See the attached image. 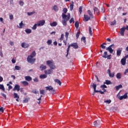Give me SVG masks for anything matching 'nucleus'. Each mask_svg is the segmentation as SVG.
<instances>
[{
  "instance_id": "1",
  "label": "nucleus",
  "mask_w": 128,
  "mask_h": 128,
  "mask_svg": "<svg viewBox=\"0 0 128 128\" xmlns=\"http://www.w3.org/2000/svg\"><path fill=\"white\" fill-rule=\"evenodd\" d=\"M62 18L64 19L62 22L63 26H66V22L68 20H70V14H69L68 16H66V14H62Z\"/></svg>"
},
{
  "instance_id": "2",
  "label": "nucleus",
  "mask_w": 128,
  "mask_h": 128,
  "mask_svg": "<svg viewBox=\"0 0 128 128\" xmlns=\"http://www.w3.org/2000/svg\"><path fill=\"white\" fill-rule=\"evenodd\" d=\"M46 64L50 68H51V70H55L56 66H54L52 62L50 60H47Z\"/></svg>"
},
{
  "instance_id": "3",
  "label": "nucleus",
  "mask_w": 128,
  "mask_h": 128,
  "mask_svg": "<svg viewBox=\"0 0 128 128\" xmlns=\"http://www.w3.org/2000/svg\"><path fill=\"white\" fill-rule=\"evenodd\" d=\"M27 62L29 64H32L36 62V58H34V57H31V56H28L27 58Z\"/></svg>"
},
{
  "instance_id": "4",
  "label": "nucleus",
  "mask_w": 128,
  "mask_h": 128,
  "mask_svg": "<svg viewBox=\"0 0 128 128\" xmlns=\"http://www.w3.org/2000/svg\"><path fill=\"white\" fill-rule=\"evenodd\" d=\"M102 124V120H97L94 122V125L96 127L98 128Z\"/></svg>"
},
{
  "instance_id": "5",
  "label": "nucleus",
  "mask_w": 128,
  "mask_h": 128,
  "mask_svg": "<svg viewBox=\"0 0 128 128\" xmlns=\"http://www.w3.org/2000/svg\"><path fill=\"white\" fill-rule=\"evenodd\" d=\"M44 24H46V21L44 20H42L37 22V26H42Z\"/></svg>"
},
{
  "instance_id": "6",
  "label": "nucleus",
  "mask_w": 128,
  "mask_h": 128,
  "mask_svg": "<svg viewBox=\"0 0 128 128\" xmlns=\"http://www.w3.org/2000/svg\"><path fill=\"white\" fill-rule=\"evenodd\" d=\"M90 18H92L90 16L86 14L84 15V22H88Z\"/></svg>"
},
{
  "instance_id": "7",
  "label": "nucleus",
  "mask_w": 128,
  "mask_h": 128,
  "mask_svg": "<svg viewBox=\"0 0 128 128\" xmlns=\"http://www.w3.org/2000/svg\"><path fill=\"white\" fill-rule=\"evenodd\" d=\"M70 46L73 48H74L75 50H77V48H78V43L74 42L70 44Z\"/></svg>"
},
{
  "instance_id": "8",
  "label": "nucleus",
  "mask_w": 128,
  "mask_h": 128,
  "mask_svg": "<svg viewBox=\"0 0 128 128\" xmlns=\"http://www.w3.org/2000/svg\"><path fill=\"white\" fill-rule=\"evenodd\" d=\"M126 28L122 27L120 30V34L122 36H124V32L126 31Z\"/></svg>"
},
{
  "instance_id": "9",
  "label": "nucleus",
  "mask_w": 128,
  "mask_h": 128,
  "mask_svg": "<svg viewBox=\"0 0 128 128\" xmlns=\"http://www.w3.org/2000/svg\"><path fill=\"white\" fill-rule=\"evenodd\" d=\"M122 48H119L116 50V56H120V54H122Z\"/></svg>"
},
{
  "instance_id": "10",
  "label": "nucleus",
  "mask_w": 128,
  "mask_h": 128,
  "mask_svg": "<svg viewBox=\"0 0 128 128\" xmlns=\"http://www.w3.org/2000/svg\"><path fill=\"white\" fill-rule=\"evenodd\" d=\"M126 58L124 56L123 58L121 60V64L122 66H126Z\"/></svg>"
},
{
  "instance_id": "11",
  "label": "nucleus",
  "mask_w": 128,
  "mask_h": 128,
  "mask_svg": "<svg viewBox=\"0 0 128 128\" xmlns=\"http://www.w3.org/2000/svg\"><path fill=\"white\" fill-rule=\"evenodd\" d=\"M20 86L18 84H16L14 88L13 89V90L16 91V90L17 92H20Z\"/></svg>"
},
{
  "instance_id": "12",
  "label": "nucleus",
  "mask_w": 128,
  "mask_h": 128,
  "mask_svg": "<svg viewBox=\"0 0 128 128\" xmlns=\"http://www.w3.org/2000/svg\"><path fill=\"white\" fill-rule=\"evenodd\" d=\"M29 46H30V45L28 44H26L24 42H22V48H28Z\"/></svg>"
},
{
  "instance_id": "13",
  "label": "nucleus",
  "mask_w": 128,
  "mask_h": 128,
  "mask_svg": "<svg viewBox=\"0 0 128 128\" xmlns=\"http://www.w3.org/2000/svg\"><path fill=\"white\" fill-rule=\"evenodd\" d=\"M87 12H88V14L89 15V16L91 18H94V15L92 14V11H90V10H88L87 11Z\"/></svg>"
},
{
  "instance_id": "14",
  "label": "nucleus",
  "mask_w": 128,
  "mask_h": 128,
  "mask_svg": "<svg viewBox=\"0 0 128 128\" xmlns=\"http://www.w3.org/2000/svg\"><path fill=\"white\" fill-rule=\"evenodd\" d=\"M126 98H128V94L126 93L124 95L121 96L120 97L119 100H124Z\"/></svg>"
},
{
  "instance_id": "15",
  "label": "nucleus",
  "mask_w": 128,
  "mask_h": 128,
  "mask_svg": "<svg viewBox=\"0 0 128 128\" xmlns=\"http://www.w3.org/2000/svg\"><path fill=\"white\" fill-rule=\"evenodd\" d=\"M52 70H45L44 72L46 74H50L52 72Z\"/></svg>"
},
{
  "instance_id": "16",
  "label": "nucleus",
  "mask_w": 128,
  "mask_h": 128,
  "mask_svg": "<svg viewBox=\"0 0 128 128\" xmlns=\"http://www.w3.org/2000/svg\"><path fill=\"white\" fill-rule=\"evenodd\" d=\"M25 80H26L27 82H30L32 80V78L30 77V76H26L24 77Z\"/></svg>"
},
{
  "instance_id": "17",
  "label": "nucleus",
  "mask_w": 128,
  "mask_h": 128,
  "mask_svg": "<svg viewBox=\"0 0 128 128\" xmlns=\"http://www.w3.org/2000/svg\"><path fill=\"white\" fill-rule=\"evenodd\" d=\"M91 86L94 88V92H98V90H96V84L94 83H93L92 85H90Z\"/></svg>"
},
{
  "instance_id": "18",
  "label": "nucleus",
  "mask_w": 128,
  "mask_h": 128,
  "mask_svg": "<svg viewBox=\"0 0 128 128\" xmlns=\"http://www.w3.org/2000/svg\"><path fill=\"white\" fill-rule=\"evenodd\" d=\"M94 12H96L98 16L100 14V10H98V8L94 7Z\"/></svg>"
},
{
  "instance_id": "19",
  "label": "nucleus",
  "mask_w": 128,
  "mask_h": 128,
  "mask_svg": "<svg viewBox=\"0 0 128 128\" xmlns=\"http://www.w3.org/2000/svg\"><path fill=\"white\" fill-rule=\"evenodd\" d=\"M52 10H54V12H58V6L56 5H54L52 8Z\"/></svg>"
},
{
  "instance_id": "20",
  "label": "nucleus",
  "mask_w": 128,
  "mask_h": 128,
  "mask_svg": "<svg viewBox=\"0 0 128 128\" xmlns=\"http://www.w3.org/2000/svg\"><path fill=\"white\" fill-rule=\"evenodd\" d=\"M116 78L118 80H120L122 78V73L118 72L116 74Z\"/></svg>"
},
{
  "instance_id": "21",
  "label": "nucleus",
  "mask_w": 128,
  "mask_h": 128,
  "mask_svg": "<svg viewBox=\"0 0 128 128\" xmlns=\"http://www.w3.org/2000/svg\"><path fill=\"white\" fill-rule=\"evenodd\" d=\"M46 90H49V91L52 90H54V88H52V86H46Z\"/></svg>"
},
{
  "instance_id": "22",
  "label": "nucleus",
  "mask_w": 128,
  "mask_h": 128,
  "mask_svg": "<svg viewBox=\"0 0 128 128\" xmlns=\"http://www.w3.org/2000/svg\"><path fill=\"white\" fill-rule=\"evenodd\" d=\"M40 68L41 70H44L46 68V66H44V64H41L40 66Z\"/></svg>"
},
{
  "instance_id": "23",
  "label": "nucleus",
  "mask_w": 128,
  "mask_h": 128,
  "mask_svg": "<svg viewBox=\"0 0 128 128\" xmlns=\"http://www.w3.org/2000/svg\"><path fill=\"white\" fill-rule=\"evenodd\" d=\"M106 50H108L110 54H112V52H114V50L112 48H110V47L107 48Z\"/></svg>"
},
{
  "instance_id": "24",
  "label": "nucleus",
  "mask_w": 128,
  "mask_h": 128,
  "mask_svg": "<svg viewBox=\"0 0 128 128\" xmlns=\"http://www.w3.org/2000/svg\"><path fill=\"white\" fill-rule=\"evenodd\" d=\"M21 84H22L24 86H28V82L26 81H22L21 82Z\"/></svg>"
},
{
  "instance_id": "25",
  "label": "nucleus",
  "mask_w": 128,
  "mask_h": 128,
  "mask_svg": "<svg viewBox=\"0 0 128 128\" xmlns=\"http://www.w3.org/2000/svg\"><path fill=\"white\" fill-rule=\"evenodd\" d=\"M54 82H56V84H58L59 86H62V82L60 80L56 78L54 80Z\"/></svg>"
},
{
  "instance_id": "26",
  "label": "nucleus",
  "mask_w": 128,
  "mask_h": 128,
  "mask_svg": "<svg viewBox=\"0 0 128 128\" xmlns=\"http://www.w3.org/2000/svg\"><path fill=\"white\" fill-rule=\"evenodd\" d=\"M122 88V85L120 84L118 86H116L115 88L116 90H118L120 88Z\"/></svg>"
},
{
  "instance_id": "27",
  "label": "nucleus",
  "mask_w": 128,
  "mask_h": 128,
  "mask_svg": "<svg viewBox=\"0 0 128 128\" xmlns=\"http://www.w3.org/2000/svg\"><path fill=\"white\" fill-rule=\"evenodd\" d=\"M51 26H58V22H54L50 24Z\"/></svg>"
},
{
  "instance_id": "28",
  "label": "nucleus",
  "mask_w": 128,
  "mask_h": 128,
  "mask_svg": "<svg viewBox=\"0 0 128 128\" xmlns=\"http://www.w3.org/2000/svg\"><path fill=\"white\" fill-rule=\"evenodd\" d=\"M36 55V51H33L32 53L30 54L29 56H31L32 58H34V56Z\"/></svg>"
},
{
  "instance_id": "29",
  "label": "nucleus",
  "mask_w": 128,
  "mask_h": 128,
  "mask_svg": "<svg viewBox=\"0 0 128 128\" xmlns=\"http://www.w3.org/2000/svg\"><path fill=\"white\" fill-rule=\"evenodd\" d=\"M102 57H103L104 58H108V52H104V54L102 56Z\"/></svg>"
},
{
  "instance_id": "30",
  "label": "nucleus",
  "mask_w": 128,
  "mask_h": 128,
  "mask_svg": "<svg viewBox=\"0 0 128 128\" xmlns=\"http://www.w3.org/2000/svg\"><path fill=\"white\" fill-rule=\"evenodd\" d=\"M70 46H72L70 44L68 46V47L67 48V54H66V57H68V52H70Z\"/></svg>"
},
{
  "instance_id": "31",
  "label": "nucleus",
  "mask_w": 128,
  "mask_h": 128,
  "mask_svg": "<svg viewBox=\"0 0 128 128\" xmlns=\"http://www.w3.org/2000/svg\"><path fill=\"white\" fill-rule=\"evenodd\" d=\"M47 76H46V75L44 74H41V75H40V78H42V79L46 78Z\"/></svg>"
},
{
  "instance_id": "32",
  "label": "nucleus",
  "mask_w": 128,
  "mask_h": 128,
  "mask_svg": "<svg viewBox=\"0 0 128 128\" xmlns=\"http://www.w3.org/2000/svg\"><path fill=\"white\" fill-rule=\"evenodd\" d=\"M82 42H84L85 44H86V37L83 36L81 38Z\"/></svg>"
},
{
  "instance_id": "33",
  "label": "nucleus",
  "mask_w": 128,
  "mask_h": 128,
  "mask_svg": "<svg viewBox=\"0 0 128 128\" xmlns=\"http://www.w3.org/2000/svg\"><path fill=\"white\" fill-rule=\"evenodd\" d=\"M106 43H103L100 45V48H103V50H104V48H106Z\"/></svg>"
},
{
  "instance_id": "34",
  "label": "nucleus",
  "mask_w": 128,
  "mask_h": 128,
  "mask_svg": "<svg viewBox=\"0 0 128 128\" xmlns=\"http://www.w3.org/2000/svg\"><path fill=\"white\" fill-rule=\"evenodd\" d=\"M0 90H2L5 92L6 88H4V84H0Z\"/></svg>"
},
{
  "instance_id": "35",
  "label": "nucleus",
  "mask_w": 128,
  "mask_h": 128,
  "mask_svg": "<svg viewBox=\"0 0 128 128\" xmlns=\"http://www.w3.org/2000/svg\"><path fill=\"white\" fill-rule=\"evenodd\" d=\"M74 26H75V28H78V26H80V22H78V21H76L75 22Z\"/></svg>"
},
{
  "instance_id": "36",
  "label": "nucleus",
  "mask_w": 128,
  "mask_h": 128,
  "mask_svg": "<svg viewBox=\"0 0 128 128\" xmlns=\"http://www.w3.org/2000/svg\"><path fill=\"white\" fill-rule=\"evenodd\" d=\"M25 32L26 34H31L32 33V30L30 28H27L25 30Z\"/></svg>"
},
{
  "instance_id": "37",
  "label": "nucleus",
  "mask_w": 128,
  "mask_h": 128,
  "mask_svg": "<svg viewBox=\"0 0 128 128\" xmlns=\"http://www.w3.org/2000/svg\"><path fill=\"white\" fill-rule=\"evenodd\" d=\"M70 34V33L68 32H66L65 33V37L66 38V40H68V35Z\"/></svg>"
},
{
  "instance_id": "38",
  "label": "nucleus",
  "mask_w": 128,
  "mask_h": 128,
  "mask_svg": "<svg viewBox=\"0 0 128 128\" xmlns=\"http://www.w3.org/2000/svg\"><path fill=\"white\" fill-rule=\"evenodd\" d=\"M19 26H18V28H22V26H24V23H22V21L20 22V23Z\"/></svg>"
},
{
  "instance_id": "39",
  "label": "nucleus",
  "mask_w": 128,
  "mask_h": 128,
  "mask_svg": "<svg viewBox=\"0 0 128 128\" xmlns=\"http://www.w3.org/2000/svg\"><path fill=\"white\" fill-rule=\"evenodd\" d=\"M14 98H20V96L18 94V93L14 92Z\"/></svg>"
},
{
  "instance_id": "40",
  "label": "nucleus",
  "mask_w": 128,
  "mask_h": 128,
  "mask_svg": "<svg viewBox=\"0 0 128 128\" xmlns=\"http://www.w3.org/2000/svg\"><path fill=\"white\" fill-rule=\"evenodd\" d=\"M46 42L48 46H50L52 42V40H48Z\"/></svg>"
},
{
  "instance_id": "41",
  "label": "nucleus",
  "mask_w": 128,
  "mask_h": 128,
  "mask_svg": "<svg viewBox=\"0 0 128 128\" xmlns=\"http://www.w3.org/2000/svg\"><path fill=\"white\" fill-rule=\"evenodd\" d=\"M104 84H111L112 82H110V80H106V82H104Z\"/></svg>"
},
{
  "instance_id": "42",
  "label": "nucleus",
  "mask_w": 128,
  "mask_h": 128,
  "mask_svg": "<svg viewBox=\"0 0 128 128\" xmlns=\"http://www.w3.org/2000/svg\"><path fill=\"white\" fill-rule=\"evenodd\" d=\"M109 76L110 78H114V72L110 74Z\"/></svg>"
},
{
  "instance_id": "43",
  "label": "nucleus",
  "mask_w": 128,
  "mask_h": 128,
  "mask_svg": "<svg viewBox=\"0 0 128 128\" xmlns=\"http://www.w3.org/2000/svg\"><path fill=\"white\" fill-rule=\"evenodd\" d=\"M89 32L90 36H92V27L89 26Z\"/></svg>"
},
{
  "instance_id": "44",
  "label": "nucleus",
  "mask_w": 128,
  "mask_h": 128,
  "mask_svg": "<svg viewBox=\"0 0 128 128\" xmlns=\"http://www.w3.org/2000/svg\"><path fill=\"white\" fill-rule=\"evenodd\" d=\"M36 14V12L35 11H33L32 12H28V16H32V14Z\"/></svg>"
},
{
  "instance_id": "45",
  "label": "nucleus",
  "mask_w": 128,
  "mask_h": 128,
  "mask_svg": "<svg viewBox=\"0 0 128 128\" xmlns=\"http://www.w3.org/2000/svg\"><path fill=\"white\" fill-rule=\"evenodd\" d=\"M116 24V20H114L113 22H111L110 26H115Z\"/></svg>"
},
{
  "instance_id": "46",
  "label": "nucleus",
  "mask_w": 128,
  "mask_h": 128,
  "mask_svg": "<svg viewBox=\"0 0 128 128\" xmlns=\"http://www.w3.org/2000/svg\"><path fill=\"white\" fill-rule=\"evenodd\" d=\"M80 31L78 32L76 34V38H78L80 37Z\"/></svg>"
},
{
  "instance_id": "47",
  "label": "nucleus",
  "mask_w": 128,
  "mask_h": 128,
  "mask_svg": "<svg viewBox=\"0 0 128 128\" xmlns=\"http://www.w3.org/2000/svg\"><path fill=\"white\" fill-rule=\"evenodd\" d=\"M15 70H20V66H16Z\"/></svg>"
},
{
  "instance_id": "48",
  "label": "nucleus",
  "mask_w": 128,
  "mask_h": 128,
  "mask_svg": "<svg viewBox=\"0 0 128 128\" xmlns=\"http://www.w3.org/2000/svg\"><path fill=\"white\" fill-rule=\"evenodd\" d=\"M100 88H108V86H106V84H102V85H101V86H100Z\"/></svg>"
},
{
  "instance_id": "49",
  "label": "nucleus",
  "mask_w": 128,
  "mask_h": 128,
  "mask_svg": "<svg viewBox=\"0 0 128 128\" xmlns=\"http://www.w3.org/2000/svg\"><path fill=\"white\" fill-rule=\"evenodd\" d=\"M79 12H80V14H82V6L80 7Z\"/></svg>"
},
{
  "instance_id": "50",
  "label": "nucleus",
  "mask_w": 128,
  "mask_h": 128,
  "mask_svg": "<svg viewBox=\"0 0 128 128\" xmlns=\"http://www.w3.org/2000/svg\"><path fill=\"white\" fill-rule=\"evenodd\" d=\"M72 22H73V24H74V18H72L70 20V23L72 24Z\"/></svg>"
},
{
  "instance_id": "51",
  "label": "nucleus",
  "mask_w": 128,
  "mask_h": 128,
  "mask_svg": "<svg viewBox=\"0 0 128 128\" xmlns=\"http://www.w3.org/2000/svg\"><path fill=\"white\" fill-rule=\"evenodd\" d=\"M19 4H20V6H22L24 4V2L20 0L19 2Z\"/></svg>"
},
{
  "instance_id": "52",
  "label": "nucleus",
  "mask_w": 128,
  "mask_h": 128,
  "mask_svg": "<svg viewBox=\"0 0 128 128\" xmlns=\"http://www.w3.org/2000/svg\"><path fill=\"white\" fill-rule=\"evenodd\" d=\"M38 24H34V26L32 27V30H36V26Z\"/></svg>"
},
{
  "instance_id": "53",
  "label": "nucleus",
  "mask_w": 128,
  "mask_h": 128,
  "mask_svg": "<svg viewBox=\"0 0 128 128\" xmlns=\"http://www.w3.org/2000/svg\"><path fill=\"white\" fill-rule=\"evenodd\" d=\"M63 12H64V14H66V12H68V8H64L63 10Z\"/></svg>"
},
{
  "instance_id": "54",
  "label": "nucleus",
  "mask_w": 128,
  "mask_h": 128,
  "mask_svg": "<svg viewBox=\"0 0 128 128\" xmlns=\"http://www.w3.org/2000/svg\"><path fill=\"white\" fill-rule=\"evenodd\" d=\"M9 18L10 20H12V18H14V15H12V14H10Z\"/></svg>"
},
{
  "instance_id": "55",
  "label": "nucleus",
  "mask_w": 128,
  "mask_h": 128,
  "mask_svg": "<svg viewBox=\"0 0 128 128\" xmlns=\"http://www.w3.org/2000/svg\"><path fill=\"white\" fill-rule=\"evenodd\" d=\"M40 94H44V90H40Z\"/></svg>"
},
{
  "instance_id": "56",
  "label": "nucleus",
  "mask_w": 128,
  "mask_h": 128,
  "mask_svg": "<svg viewBox=\"0 0 128 128\" xmlns=\"http://www.w3.org/2000/svg\"><path fill=\"white\" fill-rule=\"evenodd\" d=\"M70 10H74V4H70Z\"/></svg>"
},
{
  "instance_id": "57",
  "label": "nucleus",
  "mask_w": 128,
  "mask_h": 128,
  "mask_svg": "<svg viewBox=\"0 0 128 128\" xmlns=\"http://www.w3.org/2000/svg\"><path fill=\"white\" fill-rule=\"evenodd\" d=\"M104 102H108V104H110L112 102V100H106Z\"/></svg>"
},
{
  "instance_id": "58",
  "label": "nucleus",
  "mask_w": 128,
  "mask_h": 128,
  "mask_svg": "<svg viewBox=\"0 0 128 128\" xmlns=\"http://www.w3.org/2000/svg\"><path fill=\"white\" fill-rule=\"evenodd\" d=\"M32 92H33V94H38V92L36 91V90H32Z\"/></svg>"
},
{
  "instance_id": "59",
  "label": "nucleus",
  "mask_w": 128,
  "mask_h": 128,
  "mask_svg": "<svg viewBox=\"0 0 128 128\" xmlns=\"http://www.w3.org/2000/svg\"><path fill=\"white\" fill-rule=\"evenodd\" d=\"M112 55H108L107 56V57H106V58L107 60H110V58H112Z\"/></svg>"
},
{
  "instance_id": "60",
  "label": "nucleus",
  "mask_w": 128,
  "mask_h": 128,
  "mask_svg": "<svg viewBox=\"0 0 128 128\" xmlns=\"http://www.w3.org/2000/svg\"><path fill=\"white\" fill-rule=\"evenodd\" d=\"M60 40H64V34H61V37L60 38Z\"/></svg>"
},
{
  "instance_id": "61",
  "label": "nucleus",
  "mask_w": 128,
  "mask_h": 128,
  "mask_svg": "<svg viewBox=\"0 0 128 128\" xmlns=\"http://www.w3.org/2000/svg\"><path fill=\"white\" fill-rule=\"evenodd\" d=\"M28 102V98H25V99L23 100L24 104H26V102Z\"/></svg>"
},
{
  "instance_id": "62",
  "label": "nucleus",
  "mask_w": 128,
  "mask_h": 128,
  "mask_svg": "<svg viewBox=\"0 0 128 128\" xmlns=\"http://www.w3.org/2000/svg\"><path fill=\"white\" fill-rule=\"evenodd\" d=\"M104 10H106V9L102 7V10H101L102 12V14H104Z\"/></svg>"
},
{
  "instance_id": "63",
  "label": "nucleus",
  "mask_w": 128,
  "mask_h": 128,
  "mask_svg": "<svg viewBox=\"0 0 128 128\" xmlns=\"http://www.w3.org/2000/svg\"><path fill=\"white\" fill-rule=\"evenodd\" d=\"M0 112H4V108H3V107L0 108Z\"/></svg>"
},
{
  "instance_id": "64",
  "label": "nucleus",
  "mask_w": 128,
  "mask_h": 128,
  "mask_svg": "<svg viewBox=\"0 0 128 128\" xmlns=\"http://www.w3.org/2000/svg\"><path fill=\"white\" fill-rule=\"evenodd\" d=\"M34 81L35 82H38V78H35L34 79Z\"/></svg>"
}]
</instances>
